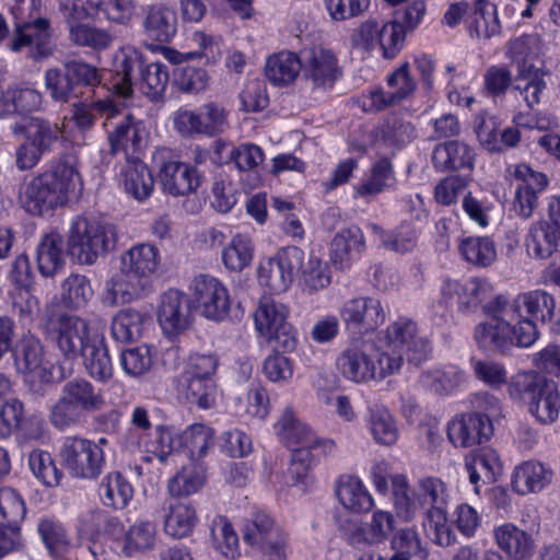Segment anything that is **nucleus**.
<instances>
[{
  "label": "nucleus",
  "mask_w": 560,
  "mask_h": 560,
  "mask_svg": "<svg viewBox=\"0 0 560 560\" xmlns=\"http://www.w3.org/2000/svg\"><path fill=\"white\" fill-rule=\"evenodd\" d=\"M80 186V173L73 162L60 158L24 184L20 202L32 215L50 217L58 208L68 203Z\"/></svg>",
  "instance_id": "1"
},
{
  "label": "nucleus",
  "mask_w": 560,
  "mask_h": 560,
  "mask_svg": "<svg viewBox=\"0 0 560 560\" xmlns=\"http://www.w3.org/2000/svg\"><path fill=\"white\" fill-rule=\"evenodd\" d=\"M160 266V252L149 243H139L124 252L118 271L106 282V301L115 306L130 303L153 292V277Z\"/></svg>",
  "instance_id": "2"
},
{
  "label": "nucleus",
  "mask_w": 560,
  "mask_h": 560,
  "mask_svg": "<svg viewBox=\"0 0 560 560\" xmlns=\"http://www.w3.org/2000/svg\"><path fill=\"white\" fill-rule=\"evenodd\" d=\"M486 319L474 329L477 346L486 351L506 353L513 347L528 348L533 346L539 332L536 324L527 320L517 322L508 315V298L503 294L493 296L482 306Z\"/></svg>",
  "instance_id": "3"
},
{
  "label": "nucleus",
  "mask_w": 560,
  "mask_h": 560,
  "mask_svg": "<svg viewBox=\"0 0 560 560\" xmlns=\"http://www.w3.org/2000/svg\"><path fill=\"white\" fill-rule=\"evenodd\" d=\"M105 407L101 389L83 377H74L60 388L58 398L49 406L50 423L60 431L84 423L88 416Z\"/></svg>",
  "instance_id": "4"
},
{
  "label": "nucleus",
  "mask_w": 560,
  "mask_h": 560,
  "mask_svg": "<svg viewBox=\"0 0 560 560\" xmlns=\"http://www.w3.org/2000/svg\"><path fill=\"white\" fill-rule=\"evenodd\" d=\"M394 505L400 518L406 522L412 521L417 510L423 513L448 510L450 490L447 485L438 477H422L417 481L412 498L408 493V482L404 476H395Z\"/></svg>",
  "instance_id": "5"
},
{
  "label": "nucleus",
  "mask_w": 560,
  "mask_h": 560,
  "mask_svg": "<svg viewBox=\"0 0 560 560\" xmlns=\"http://www.w3.org/2000/svg\"><path fill=\"white\" fill-rule=\"evenodd\" d=\"M116 243L115 226L96 218H75L69 228L67 246L69 255L80 265H93Z\"/></svg>",
  "instance_id": "6"
},
{
  "label": "nucleus",
  "mask_w": 560,
  "mask_h": 560,
  "mask_svg": "<svg viewBox=\"0 0 560 560\" xmlns=\"http://www.w3.org/2000/svg\"><path fill=\"white\" fill-rule=\"evenodd\" d=\"M105 438L97 441L80 435L65 436L59 447L61 465L75 479L94 480L105 467Z\"/></svg>",
  "instance_id": "7"
},
{
  "label": "nucleus",
  "mask_w": 560,
  "mask_h": 560,
  "mask_svg": "<svg viewBox=\"0 0 560 560\" xmlns=\"http://www.w3.org/2000/svg\"><path fill=\"white\" fill-rule=\"evenodd\" d=\"M289 310L271 298H262L254 313L256 330L269 341L275 340L277 348L292 351L298 345L296 331L288 322Z\"/></svg>",
  "instance_id": "8"
},
{
  "label": "nucleus",
  "mask_w": 560,
  "mask_h": 560,
  "mask_svg": "<svg viewBox=\"0 0 560 560\" xmlns=\"http://www.w3.org/2000/svg\"><path fill=\"white\" fill-rule=\"evenodd\" d=\"M189 291L201 316L217 323L229 318L232 298L221 280L210 275H199L192 279Z\"/></svg>",
  "instance_id": "9"
},
{
  "label": "nucleus",
  "mask_w": 560,
  "mask_h": 560,
  "mask_svg": "<svg viewBox=\"0 0 560 560\" xmlns=\"http://www.w3.org/2000/svg\"><path fill=\"white\" fill-rule=\"evenodd\" d=\"M529 257L548 259L560 250V196L549 199L547 219L533 222L525 237Z\"/></svg>",
  "instance_id": "10"
},
{
  "label": "nucleus",
  "mask_w": 560,
  "mask_h": 560,
  "mask_svg": "<svg viewBox=\"0 0 560 560\" xmlns=\"http://www.w3.org/2000/svg\"><path fill=\"white\" fill-rule=\"evenodd\" d=\"M304 252L296 246H288L276 256L262 259L258 267V282L270 293L285 292L302 267Z\"/></svg>",
  "instance_id": "11"
},
{
  "label": "nucleus",
  "mask_w": 560,
  "mask_h": 560,
  "mask_svg": "<svg viewBox=\"0 0 560 560\" xmlns=\"http://www.w3.org/2000/svg\"><path fill=\"white\" fill-rule=\"evenodd\" d=\"M104 126L112 155L122 152L127 159H131V155L142 149L148 137L145 124L118 105L116 117H109Z\"/></svg>",
  "instance_id": "12"
},
{
  "label": "nucleus",
  "mask_w": 560,
  "mask_h": 560,
  "mask_svg": "<svg viewBox=\"0 0 560 560\" xmlns=\"http://www.w3.org/2000/svg\"><path fill=\"white\" fill-rule=\"evenodd\" d=\"M49 338L68 359L81 355L98 336L91 335L89 322L78 315L61 314L48 327Z\"/></svg>",
  "instance_id": "13"
},
{
  "label": "nucleus",
  "mask_w": 560,
  "mask_h": 560,
  "mask_svg": "<svg viewBox=\"0 0 560 560\" xmlns=\"http://www.w3.org/2000/svg\"><path fill=\"white\" fill-rule=\"evenodd\" d=\"M7 46L13 52L28 49L30 57L35 60L48 58L55 48L50 21L43 16L14 26Z\"/></svg>",
  "instance_id": "14"
},
{
  "label": "nucleus",
  "mask_w": 560,
  "mask_h": 560,
  "mask_svg": "<svg viewBox=\"0 0 560 560\" xmlns=\"http://www.w3.org/2000/svg\"><path fill=\"white\" fill-rule=\"evenodd\" d=\"M339 315L347 328L359 332L374 331L386 319V311L376 296L359 295L343 302Z\"/></svg>",
  "instance_id": "15"
},
{
  "label": "nucleus",
  "mask_w": 560,
  "mask_h": 560,
  "mask_svg": "<svg viewBox=\"0 0 560 560\" xmlns=\"http://www.w3.org/2000/svg\"><path fill=\"white\" fill-rule=\"evenodd\" d=\"M302 72L313 89H331L341 77L336 54L323 46H314L302 52Z\"/></svg>",
  "instance_id": "16"
},
{
  "label": "nucleus",
  "mask_w": 560,
  "mask_h": 560,
  "mask_svg": "<svg viewBox=\"0 0 560 560\" xmlns=\"http://www.w3.org/2000/svg\"><path fill=\"white\" fill-rule=\"evenodd\" d=\"M386 346L402 353V357L406 355L407 360L415 364L424 361L431 351L429 340L418 335L416 323L404 317L387 327Z\"/></svg>",
  "instance_id": "17"
},
{
  "label": "nucleus",
  "mask_w": 560,
  "mask_h": 560,
  "mask_svg": "<svg viewBox=\"0 0 560 560\" xmlns=\"http://www.w3.org/2000/svg\"><path fill=\"white\" fill-rule=\"evenodd\" d=\"M510 175L516 182L513 208L517 215L528 219L538 205V192L547 185V176L534 171L527 164H516L509 168Z\"/></svg>",
  "instance_id": "18"
},
{
  "label": "nucleus",
  "mask_w": 560,
  "mask_h": 560,
  "mask_svg": "<svg viewBox=\"0 0 560 560\" xmlns=\"http://www.w3.org/2000/svg\"><path fill=\"white\" fill-rule=\"evenodd\" d=\"M156 318L167 336H176L190 327L192 314L187 295L176 289H168L159 298Z\"/></svg>",
  "instance_id": "19"
},
{
  "label": "nucleus",
  "mask_w": 560,
  "mask_h": 560,
  "mask_svg": "<svg viewBox=\"0 0 560 560\" xmlns=\"http://www.w3.org/2000/svg\"><path fill=\"white\" fill-rule=\"evenodd\" d=\"M374 345L363 338H353L337 358L340 373L354 383L373 381L372 358Z\"/></svg>",
  "instance_id": "20"
},
{
  "label": "nucleus",
  "mask_w": 560,
  "mask_h": 560,
  "mask_svg": "<svg viewBox=\"0 0 560 560\" xmlns=\"http://www.w3.org/2000/svg\"><path fill=\"white\" fill-rule=\"evenodd\" d=\"M142 31L145 36L143 46L155 50L159 44L170 43L177 33V16L174 10L164 3H152L143 8Z\"/></svg>",
  "instance_id": "21"
},
{
  "label": "nucleus",
  "mask_w": 560,
  "mask_h": 560,
  "mask_svg": "<svg viewBox=\"0 0 560 560\" xmlns=\"http://www.w3.org/2000/svg\"><path fill=\"white\" fill-rule=\"evenodd\" d=\"M493 427L478 412L463 413L447 423V439L455 447H472L488 442Z\"/></svg>",
  "instance_id": "22"
},
{
  "label": "nucleus",
  "mask_w": 560,
  "mask_h": 560,
  "mask_svg": "<svg viewBox=\"0 0 560 560\" xmlns=\"http://www.w3.org/2000/svg\"><path fill=\"white\" fill-rule=\"evenodd\" d=\"M275 431L278 438L289 447L314 448L324 452H332V441L318 440L307 424L299 420L291 408L284 409L277 423Z\"/></svg>",
  "instance_id": "23"
},
{
  "label": "nucleus",
  "mask_w": 560,
  "mask_h": 560,
  "mask_svg": "<svg viewBox=\"0 0 560 560\" xmlns=\"http://www.w3.org/2000/svg\"><path fill=\"white\" fill-rule=\"evenodd\" d=\"M395 518L390 512L376 510L370 522L359 524L350 520L340 524L346 539L352 546L384 542L394 530Z\"/></svg>",
  "instance_id": "24"
},
{
  "label": "nucleus",
  "mask_w": 560,
  "mask_h": 560,
  "mask_svg": "<svg viewBox=\"0 0 560 560\" xmlns=\"http://www.w3.org/2000/svg\"><path fill=\"white\" fill-rule=\"evenodd\" d=\"M508 312L514 316L517 322L527 320L536 324V320L542 323L549 322L555 315V299L544 290H532L517 294L512 301L508 300Z\"/></svg>",
  "instance_id": "25"
},
{
  "label": "nucleus",
  "mask_w": 560,
  "mask_h": 560,
  "mask_svg": "<svg viewBox=\"0 0 560 560\" xmlns=\"http://www.w3.org/2000/svg\"><path fill=\"white\" fill-rule=\"evenodd\" d=\"M199 522L197 509L189 500L170 497L162 506L163 532L173 539L192 534Z\"/></svg>",
  "instance_id": "26"
},
{
  "label": "nucleus",
  "mask_w": 560,
  "mask_h": 560,
  "mask_svg": "<svg viewBox=\"0 0 560 560\" xmlns=\"http://www.w3.org/2000/svg\"><path fill=\"white\" fill-rule=\"evenodd\" d=\"M143 57L140 50L132 46L120 48L114 59L113 88L121 97L132 94V86L137 84L143 70Z\"/></svg>",
  "instance_id": "27"
},
{
  "label": "nucleus",
  "mask_w": 560,
  "mask_h": 560,
  "mask_svg": "<svg viewBox=\"0 0 560 560\" xmlns=\"http://www.w3.org/2000/svg\"><path fill=\"white\" fill-rule=\"evenodd\" d=\"M159 175L164 191L175 197L192 194L200 185L198 171L178 160L164 162Z\"/></svg>",
  "instance_id": "28"
},
{
  "label": "nucleus",
  "mask_w": 560,
  "mask_h": 560,
  "mask_svg": "<svg viewBox=\"0 0 560 560\" xmlns=\"http://www.w3.org/2000/svg\"><path fill=\"white\" fill-rule=\"evenodd\" d=\"M365 249V238L362 230L357 226L341 229L335 234L329 248L332 265L339 269L350 267Z\"/></svg>",
  "instance_id": "29"
},
{
  "label": "nucleus",
  "mask_w": 560,
  "mask_h": 560,
  "mask_svg": "<svg viewBox=\"0 0 560 560\" xmlns=\"http://www.w3.org/2000/svg\"><path fill=\"white\" fill-rule=\"evenodd\" d=\"M160 540L158 527L151 521H138L117 539L120 552L127 558L143 556L152 552Z\"/></svg>",
  "instance_id": "30"
},
{
  "label": "nucleus",
  "mask_w": 560,
  "mask_h": 560,
  "mask_svg": "<svg viewBox=\"0 0 560 560\" xmlns=\"http://www.w3.org/2000/svg\"><path fill=\"white\" fill-rule=\"evenodd\" d=\"M14 363L21 373L31 375L40 382L52 378L51 364L45 360L43 346L35 338H24L15 352Z\"/></svg>",
  "instance_id": "31"
},
{
  "label": "nucleus",
  "mask_w": 560,
  "mask_h": 560,
  "mask_svg": "<svg viewBox=\"0 0 560 560\" xmlns=\"http://www.w3.org/2000/svg\"><path fill=\"white\" fill-rule=\"evenodd\" d=\"M14 135L23 138L45 154L51 152L58 142L61 130L57 124L40 117H26L12 127Z\"/></svg>",
  "instance_id": "32"
},
{
  "label": "nucleus",
  "mask_w": 560,
  "mask_h": 560,
  "mask_svg": "<svg viewBox=\"0 0 560 560\" xmlns=\"http://www.w3.org/2000/svg\"><path fill=\"white\" fill-rule=\"evenodd\" d=\"M475 150L465 142L453 140L438 144L432 152V163L440 172L472 171Z\"/></svg>",
  "instance_id": "33"
},
{
  "label": "nucleus",
  "mask_w": 560,
  "mask_h": 560,
  "mask_svg": "<svg viewBox=\"0 0 560 560\" xmlns=\"http://www.w3.org/2000/svg\"><path fill=\"white\" fill-rule=\"evenodd\" d=\"M493 537L498 547L513 560H527L535 552L533 536L513 523L495 526Z\"/></svg>",
  "instance_id": "34"
},
{
  "label": "nucleus",
  "mask_w": 560,
  "mask_h": 560,
  "mask_svg": "<svg viewBox=\"0 0 560 560\" xmlns=\"http://www.w3.org/2000/svg\"><path fill=\"white\" fill-rule=\"evenodd\" d=\"M124 190L138 201L148 199L154 190V178L147 164L137 159H127L119 174Z\"/></svg>",
  "instance_id": "35"
},
{
  "label": "nucleus",
  "mask_w": 560,
  "mask_h": 560,
  "mask_svg": "<svg viewBox=\"0 0 560 560\" xmlns=\"http://www.w3.org/2000/svg\"><path fill=\"white\" fill-rule=\"evenodd\" d=\"M365 424L373 440L381 445L392 446L399 438V429L389 409L380 404L368 407Z\"/></svg>",
  "instance_id": "36"
},
{
  "label": "nucleus",
  "mask_w": 560,
  "mask_h": 560,
  "mask_svg": "<svg viewBox=\"0 0 560 560\" xmlns=\"http://www.w3.org/2000/svg\"><path fill=\"white\" fill-rule=\"evenodd\" d=\"M465 372L456 365L432 368L419 376L420 386L430 393L446 396L465 382Z\"/></svg>",
  "instance_id": "37"
},
{
  "label": "nucleus",
  "mask_w": 560,
  "mask_h": 560,
  "mask_svg": "<svg viewBox=\"0 0 560 560\" xmlns=\"http://www.w3.org/2000/svg\"><path fill=\"white\" fill-rule=\"evenodd\" d=\"M465 468L469 476V481L475 485L478 492V482L490 483L495 481L501 474L502 465L497 451L492 448H483L476 454L466 456Z\"/></svg>",
  "instance_id": "38"
},
{
  "label": "nucleus",
  "mask_w": 560,
  "mask_h": 560,
  "mask_svg": "<svg viewBox=\"0 0 560 560\" xmlns=\"http://www.w3.org/2000/svg\"><path fill=\"white\" fill-rule=\"evenodd\" d=\"M553 472L535 460L524 462L514 469L513 487L520 494L539 492L552 480Z\"/></svg>",
  "instance_id": "39"
},
{
  "label": "nucleus",
  "mask_w": 560,
  "mask_h": 560,
  "mask_svg": "<svg viewBox=\"0 0 560 560\" xmlns=\"http://www.w3.org/2000/svg\"><path fill=\"white\" fill-rule=\"evenodd\" d=\"M207 482L206 468L201 463L184 465L167 482L170 497L185 499L199 492Z\"/></svg>",
  "instance_id": "40"
},
{
  "label": "nucleus",
  "mask_w": 560,
  "mask_h": 560,
  "mask_svg": "<svg viewBox=\"0 0 560 560\" xmlns=\"http://www.w3.org/2000/svg\"><path fill=\"white\" fill-rule=\"evenodd\" d=\"M302 70V56L282 50L269 56L265 65V74L273 85L292 83Z\"/></svg>",
  "instance_id": "41"
},
{
  "label": "nucleus",
  "mask_w": 560,
  "mask_h": 560,
  "mask_svg": "<svg viewBox=\"0 0 560 560\" xmlns=\"http://www.w3.org/2000/svg\"><path fill=\"white\" fill-rule=\"evenodd\" d=\"M395 183L393 164L383 158L372 164L366 178L354 188V195L364 199L373 198L390 189Z\"/></svg>",
  "instance_id": "42"
},
{
  "label": "nucleus",
  "mask_w": 560,
  "mask_h": 560,
  "mask_svg": "<svg viewBox=\"0 0 560 560\" xmlns=\"http://www.w3.org/2000/svg\"><path fill=\"white\" fill-rule=\"evenodd\" d=\"M214 442V430L203 423H192L179 435L180 446L187 451L189 460L196 463L208 455Z\"/></svg>",
  "instance_id": "43"
},
{
  "label": "nucleus",
  "mask_w": 560,
  "mask_h": 560,
  "mask_svg": "<svg viewBox=\"0 0 560 560\" xmlns=\"http://www.w3.org/2000/svg\"><path fill=\"white\" fill-rule=\"evenodd\" d=\"M148 322L147 315L136 308L127 307L116 313L112 319L110 334L117 342L138 340Z\"/></svg>",
  "instance_id": "44"
},
{
  "label": "nucleus",
  "mask_w": 560,
  "mask_h": 560,
  "mask_svg": "<svg viewBox=\"0 0 560 560\" xmlns=\"http://www.w3.org/2000/svg\"><path fill=\"white\" fill-rule=\"evenodd\" d=\"M392 560H427L429 549L416 528L406 527L395 532L390 540Z\"/></svg>",
  "instance_id": "45"
},
{
  "label": "nucleus",
  "mask_w": 560,
  "mask_h": 560,
  "mask_svg": "<svg viewBox=\"0 0 560 560\" xmlns=\"http://www.w3.org/2000/svg\"><path fill=\"white\" fill-rule=\"evenodd\" d=\"M528 410L540 423H553L560 412V392L557 385L547 381L528 402Z\"/></svg>",
  "instance_id": "46"
},
{
  "label": "nucleus",
  "mask_w": 560,
  "mask_h": 560,
  "mask_svg": "<svg viewBox=\"0 0 560 560\" xmlns=\"http://www.w3.org/2000/svg\"><path fill=\"white\" fill-rule=\"evenodd\" d=\"M336 492L339 502L352 512H368L374 504L371 494L362 481L354 476L340 478Z\"/></svg>",
  "instance_id": "47"
},
{
  "label": "nucleus",
  "mask_w": 560,
  "mask_h": 560,
  "mask_svg": "<svg viewBox=\"0 0 560 560\" xmlns=\"http://www.w3.org/2000/svg\"><path fill=\"white\" fill-rule=\"evenodd\" d=\"M81 355L90 377L103 384L112 380L114 369L103 338L97 337Z\"/></svg>",
  "instance_id": "48"
},
{
  "label": "nucleus",
  "mask_w": 560,
  "mask_h": 560,
  "mask_svg": "<svg viewBox=\"0 0 560 560\" xmlns=\"http://www.w3.org/2000/svg\"><path fill=\"white\" fill-rule=\"evenodd\" d=\"M100 497L105 506L121 510L133 497L130 482L117 471L107 474L100 485Z\"/></svg>",
  "instance_id": "49"
},
{
  "label": "nucleus",
  "mask_w": 560,
  "mask_h": 560,
  "mask_svg": "<svg viewBox=\"0 0 560 560\" xmlns=\"http://www.w3.org/2000/svg\"><path fill=\"white\" fill-rule=\"evenodd\" d=\"M37 267L44 277L57 273L65 264L62 238L58 233L44 235L37 246Z\"/></svg>",
  "instance_id": "50"
},
{
  "label": "nucleus",
  "mask_w": 560,
  "mask_h": 560,
  "mask_svg": "<svg viewBox=\"0 0 560 560\" xmlns=\"http://www.w3.org/2000/svg\"><path fill=\"white\" fill-rule=\"evenodd\" d=\"M328 452L314 448H294L291 463L285 474V485L289 487L307 486L311 480L310 470L322 455Z\"/></svg>",
  "instance_id": "51"
},
{
  "label": "nucleus",
  "mask_w": 560,
  "mask_h": 560,
  "mask_svg": "<svg viewBox=\"0 0 560 560\" xmlns=\"http://www.w3.org/2000/svg\"><path fill=\"white\" fill-rule=\"evenodd\" d=\"M513 89L520 93L529 108L538 105L547 89L544 72L528 65V69H521L516 75Z\"/></svg>",
  "instance_id": "52"
},
{
  "label": "nucleus",
  "mask_w": 560,
  "mask_h": 560,
  "mask_svg": "<svg viewBox=\"0 0 560 560\" xmlns=\"http://www.w3.org/2000/svg\"><path fill=\"white\" fill-rule=\"evenodd\" d=\"M69 39L75 46L105 50L112 46L114 36L107 28L79 23L69 26Z\"/></svg>",
  "instance_id": "53"
},
{
  "label": "nucleus",
  "mask_w": 560,
  "mask_h": 560,
  "mask_svg": "<svg viewBox=\"0 0 560 560\" xmlns=\"http://www.w3.org/2000/svg\"><path fill=\"white\" fill-rule=\"evenodd\" d=\"M421 525L433 544L450 547L456 542V534L448 522V510L423 513Z\"/></svg>",
  "instance_id": "54"
},
{
  "label": "nucleus",
  "mask_w": 560,
  "mask_h": 560,
  "mask_svg": "<svg viewBox=\"0 0 560 560\" xmlns=\"http://www.w3.org/2000/svg\"><path fill=\"white\" fill-rule=\"evenodd\" d=\"M180 392L189 404L202 409L210 408L215 400V385L212 378L182 375Z\"/></svg>",
  "instance_id": "55"
},
{
  "label": "nucleus",
  "mask_w": 560,
  "mask_h": 560,
  "mask_svg": "<svg viewBox=\"0 0 560 560\" xmlns=\"http://www.w3.org/2000/svg\"><path fill=\"white\" fill-rule=\"evenodd\" d=\"M300 284L302 291L307 294H315L326 289L331 282V273L326 261L311 255L307 262L300 268Z\"/></svg>",
  "instance_id": "56"
},
{
  "label": "nucleus",
  "mask_w": 560,
  "mask_h": 560,
  "mask_svg": "<svg viewBox=\"0 0 560 560\" xmlns=\"http://www.w3.org/2000/svg\"><path fill=\"white\" fill-rule=\"evenodd\" d=\"M371 231L385 248L395 253L411 252L417 245V233L410 225L402 224L393 231H385L377 224H371Z\"/></svg>",
  "instance_id": "57"
},
{
  "label": "nucleus",
  "mask_w": 560,
  "mask_h": 560,
  "mask_svg": "<svg viewBox=\"0 0 560 560\" xmlns=\"http://www.w3.org/2000/svg\"><path fill=\"white\" fill-rule=\"evenodd\" d=\"M60 296L67 307L74 310L84 307L93 296L90 280L83 275H69L61 283Z\"/></svg>",
  "instance_id": "58"
},
{
  "label": "nucleus",
  "mask_w": 560,
  "mask_h": 560,
  "mask_svg": "<svg viewBox=\"0 0 560 560\" xmlns=\"http://www.w3.org/2000/svg\"><path fill=\"white\" fill-rule=\"evenodd\" d=\"M459 252L465 260L479 267L490 266L497 258L495 245L491 238L486 236L463 238Z\"/></svg>",
  "instance_id": "59"
},
{
  "label": "nucleus",
  "mask_w": 560,
  "mask_h": 560,
  "mask_svg": "<svg viewBox=\"0 0 560 560\" xmlns=\"http://www.w3.org/2000/svg\"><path fill=\"white\" fill-rule=\"evenodd\" d=\"M45 86L50 97L60 103H68L73 98H78L81 94L74 86L67 63L65 70L48 68L45 71Z\"/></svg>",
  "instance_id": "60"
},
{
  "label": "nucleus",
  "mask_w": 560,
  "mask_h": 560,
  "mask_svg": "<svg viewBox=\"0 0 560 560\" xmlns=\"http://www.w3.org/2000/svg\"><path fill=\"white\" fill-rule=\"evenodd\" d=\"M254 245L252 240L243 234H236L231 242L222 249V261L231 271H242L252 259Z\"/></svg>",
  "instance_id": "61"
},
{
  "label": "nucleus",
  "mask_w": 560,
  "mask_h": 560,
  "mask_svg": "<svg viewBox=\"0 0 560 560\" xmlns=\"http://www.w3.org/2000/svg\"><path fill=\"white\" fill-rule=\"evenodd\" d=\"M546 382L547 380L535 371H518L506 381L508 394L514 401L529 402Z\"/></svg>",
  "instance_id": "62"
},
{
  "label": "nucleus",
  "mask_w": 560,
  "mask_h": 560,
  "mask_svg": "<svg viewBox=\"0 0 560 560\" xmlns=\"http://www.w3.org/2000/svg\"><path fill=\"white\" fill-rule=\"evenodd\" d=\"M168 81V68L161 62H153L143 68L137 84L143 94L156 101L164 95Z\"/></svg>",
  "instance_id": "63"
},
{
  "label": "nucleus",
  "mask_w": 560,
  "mask_h": 560,
  "mask_svg": "<svg viewBox=\"0 0 560 560\" xmlns=\"http://www.w3.org/2000/svg\"><path fill=\"white\" fill-rule=\"evenodd\" d=\"M95 15L103 16L117 25L128 26L136 16V3L132 0H91Z\"/></svg>",
  "instance_id": "64"
}]
</instances>
